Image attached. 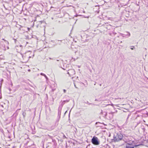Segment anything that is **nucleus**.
Returning a JSON list of instances; mask_svg holds the SVG:
<instances>
[{"label": "nucleus", "mask_w": 148, "mask_h": 148, "mask_svg": "<svg viewBox=\"0 0 148 148\" xmlns=\"http://www.w3.org/2000/svg\"><path fill=\"white\" fill-rule=\"evenodd\" d=\"M38 25H40V26L41 27H42V26H43L44 28L45 27V23L44 22H42V21H39V22L38 23Z\"/></svg>", "instance_id": "obj_4"}, {"label": "nucleus", "mask_w": 148, "mask_h": 148, "mask_svg": "<svg viewBox=\"0 0 148 148\" xmlns=\"http://www.w3.org/2000/svg\"><path fill=\"white\" fill-rule=\"evenodd\" d=\"M3 79H2L1 80V82H3Z\"/></svg>", "instance_id": "obj_23"}, {"label": "nucleus", "mask_w": 148, "mask_h": 148, "mask_svg": "<svg viewBox=\"0 0 148 148\" xmlns=\"http://www.w3.org/2000/svg\"><path fill=\"white\" fill-rule=\"evenodd\" d=\"M23 117L24 118H25V115H26V113H24V112H23Z\"/></svg>", "instance_id": "obj_8"}, {"label": "nucleus", "mask_w": 148, "mask_h": 148, "mask_svg": "<svg viewBox=\"0 0 148 148\" xmlns=\"http://www.w3.org/2000/svg\"><path fill=\"white\" fill-rule=\"evenodd\" d=\"M74 86L76 88H77V87L74 84Z\"/></svg>", "instance_id": "obj_15"}, {"label": "nucleus", "mask_w": 148, "mask_h": 148, "mask_svg": "<svg viewBox=\"0 0 148 148\" xmlns=\"http://www.w3.org/2000/svg\"><path fill=\"white\" fill-rule=\"evenodd\" d=\"M27 29H28V31H29V29H30V28H27Z\"/></svg>", "instance_id": "obj_19"}, {"label": "nucleus", "mask_w": 148, "mask_h": 148, "mask_svg": "<svg viewBox=\"0 0 148 148\" xmlns=\"http://www.w3.org/2000/svg\"><path fill=\"white\" fill-rule=\"evenodd\" d=\"M111 105H112V106H113V104H111Z\"/></svg>", "instance_id": "obj_25"}, {"label": "nucleus", "mask_w": 148, "mask_h": 148, "mask_svg": "<svg viewBox=\"0 0 148 148\" xmlns=\"http://www.w3.org/2000/svg\"><path fill=\"white\" fill-rule=\"evenodd\" d=\"M72 59H73V61H75V59H74L73 58H72Z\"/></svg>", "instance_id": "obj_20"}, {"label": "nucleus", "mask_w": 148, "mask_h": 148, "mask_svg": "<svg viewBox=\"0 0 148 148\" xmlns=\"http://www.w3.org/2000/svg\"><path fill=\"white\" fill-rule=\"evenodd\" d=\"M69 100H66L62 102V103L63 104H64L65 103L69 102Z\"/></svg>", "instance_id": "obj_7"}, {"label": "nucleus", "mask_w": 148, "mask_h": 148, "mask_svg": "<svg viewBox=\"0 0 148 148\" xmlns=\"http://www.w3.org/2000/svg\"><path fill=\"white\" fill-rule=\"evenodd\" d=\"M7 48H8V49H9V47H7Z\"/></svg>", "instance_id": "obj_29"}, {"label": "nucleus", "mask_w": 148, "mask_h": 148, "mask_svg": "<svg viewBox=\"0 0 148 148\" xmlns=\"http://www.w3.org/2000/svg\"><path fill=\"white\" fill-rule=\"evenodd\" d=\"M91 142L94 145H98L99 143L97 138L95 136L93 137L92 139Z\"/></svg>", "instance_id": "obj_2"}, {"label": "nucleus", "mask_w": 148, "mask_h": 148, "mask_svg": "<svg viewBox=\"0 0 148 148\" xmlns=\"http://www.w3.org/2000/svg\"><path fill=\"white\" fill-rule=\"evenodd\" d=\"M123 137L122 134L120 133L117 134L116 136L114 135V138L115 141H118L121 140Z\"/></svg>", "instance_id": "obj_1"}, {"label": "nucleus", "mask_w": 148, "mask_h": 148, "mask_svg": "<svg viewBox=\"0 0 148 148\" xmlns=\"http://www.w3.org/2000/svg\"><path fill=\"white\" fill-rule=\"evenodd\" d=\"M138 146V145H135V147H137V146Z\"/></svg>", "instance_id": "obj_22"}, {"label": "nucleus", "mask_w": 148, "mask_h": 148, "mask_svg": "<svg viewBox=\"0 0 148 148\" xmlns=\"http://www.w3.org/2000/svg\"><path fill=\"white\" fill-rule=\"evenodd\" d=\"M61 110H58V115H60L61 114Z\"/></svg>", "instance_id": "obj_9"}, {"label": "nucleus", "mask_w": 148, "mask_h": 148, "mask_svg": "<svg viewBox=\"0 0 148 148\" xmlns=\"http://www.w3.org/2000/svg\"><path fill=\"white\" fill-rule=\"evenodd\" d=\"M20 47H21L22 46V45H20Z\"/></svg>", "instance_id": "obj_24"}, {"label": "nucleus", "mask_w": 148, "mask_h": 148, "mask_svg": "<svg viewBox=\"0 0 148 148\" xmlns=\"http://www.w3.org/2000/svg\"><path fill=\"white\" fill-rule=\"evenodd\" d=\"M45 77V78L47 80H48V78L46 76V75H44V76Z\"/></svg>", "instance_id": "obj_12"}, {"label": "nucleus", "mask_w": 148, "mask_h": 148, "mask_svg": "<svg viewBox=\"0 0 148 148\" xmlns=\"http://www.w3.org/2000/svg\"><path fill=\"white\" fill-rule=\"evenodd\" d=\"M29 58H31V57H30V56H29Z\"/></svg>", "instance_id": "obj_30"}, {"label": "nucleus", "mask_w": 148, "mask_h": 148, "mask_svg": "<svg viewBox=\"0 0 148 148\" xmlns=\"http://www.w3.org/2000/svg\"><path fill=\"white\" fill-rule=\"evenodd\" d=\"M28 71H30V69Z\"/></svg>", "instance_id": "obj_27"}, {"label": "nucleus", "mask_w": 148, "mask_h": 148, "mask_svg": "<svg viewBox=\"0 0 148 148\" xmlns=\"http://www.w3.org/2000/svg\"><path fill=\"white\" fill-rule=\"evenodd\" d=\"M114 113V112H112L109 113V114L111 115L110 116V118H112Z\"/></svg>", "instance_id": "obj_5"}, {"label": "nucleus", "mask_w": 148, "mask_h": 148, "mask_svg": "<svg viewBox=\"0 0 148 148\" xmlns=\"http://www.w3.org/2000/svg\"><path fill=\"white\" fill-rule=\"evenodd\" d=\"M104 113V115L105 116H106L107 114V112H103V110H101V114H103V113Z\"/></svg>", "instance_id": "obj_6"}, {"label": "nucleus", "mask_w": 148, "mask_h": 148, "mask_svg": "<svg viewBox=\"0 0 148 148\" xmlns=\"http://www.w3.org/2000/svg\"><path fill=\"white\" fill-rule=\"evenodd\" d=\"M56 89L55 88L54 89H52V91H54V90H55Z\"/></svg>", "instance_id": "obj_14"}, {"label": "nucleus", "mask_w": 148, "mask_h": 148, "mask_svg": "<svg viewBox=\"0 0 148 148\" xmlns=\"http://www.w3.org/2000/svg\"><path fill=\"white\" fill-rule=\"evenodd\" d=\"M63 91L64 93H66V90L65 89H64Z\"/></svg>", "instance_id": "obj_13"}, {"label": "nucleus", "mask_w": 148, "mask_h": 148, "mask_svg": "<svg viewBox=\"0 0 148 148\" xmlns=\"http://www.w3.org/2000/svg\"><path fill=\"white\" fill-rule=\"evenodd\" d=\"M127 33H128V34L126 35L128 36H130V33L129 32H127Z\"/></svg>", "instance_id": "obj_10"}, {"label": "nucleus", "mask_w": 148, "mask_h": 148, "mask_svg": "<svg viewBox=\"0 0 148 148\" xmlns=\"http://www.w3.org/2000/svg\"><path fill=\"white\" fill-rule=\"evenodd\" d=\"M40 75H41L44 76V75H45V74L42 73H40Z\"/></svg>", "instance_id": "obj_11"}, {"label": "nucleus", "mask_w": 148, "mask_h": 148, "mask_svg": "<svg viewBox=\"0 0 148 148\" xmlns=\"http://www.w3.org/2000/svg\"><path fill=\"white\" fill-rule=\"evenodd\" d=\"M63 137H64V138H66V136H65V135H64V136H63Z\"/></svg>", "instance_id": "obj_18"}, {"label": "nucleus", "mask_w": 148, "mask_h": 148, "mask_svg": "<svg viewBox=\"0 0 148 148\" xmlns=\"http://www.w3.org/2000/svg\"><path fill=\"white\" fill-rule=\"evenodd\" d=\"M68 71L67 73L70 76H73L75 74V71L73 69H71L69 70Z\"/></svg>", "instance_id": "obj_3"}, {"label": "nucleus", "mask_w": 148, "mask_h": 148, "mask_svg": "<svg viewBox=\"0 0 148 148\" xmlns=\"http://www.w3.org/2000/svg\"><path fill=\"white\" fill-rule=\"evenodd\" d=\"M129 115H128V117H127V119H128L129 118Z\"/></svg>", "instance_id": "obj_21"}, {"label": "nucleus", "mask_w": 148, "mask_h": 148, "mask_svg": "<svg viewBox=\"0 0 148 148\" xmlns=\"http://www.w3.org/2000/svg\"><path fill=\"white\" fill-rule=\"evenodd\" d=\"M134 47H133L131 48V49L132 50H133L134 49Z\"/></svg>", "instance_id": "obj_17"}, {"label": "nucleus", "mask_w": 148, "mask_h": 148, "mask_svg": "<svg viewBox=\"0 0 148 148\" xmlns=\"http://www.w3.org/2000/svg\"><path fill=\"white\" fill-rule=\"evenodd\" d=\"M97 122H96V124H97Z\"/></svg>", "instance_id": "obj_28"}, {"label": "nucleus", "mask_w": 148, "mask_h": 148, "mask_svg": "<svg viewBox=\"0 0 148 148\" xmlns=\"http://www.w3.org/2000/svg\"><path fill=\"white\" fill-rule=\"evenodd\" d=\"M0 148H1V147H0Z\"/></svg>", "instance_id": "obj_31"}, {"label": "nucleus", "mask_w": 148, "mask_h": 148, "mask_svg": "<svg viewBox=\"0 0 148 148\" xmlns=\"http://www.w3.org/2000/svg\"><path fill=\"white\" fill-rule=\"evenodd\" d=\"M11 85H12V84L11 83Z\"/></svg>", "instance_id": "obj_26"}, {"label": "nucleus", "mask_w": 148, "mask_h": 148, "mask_svg": "<svg viewBox=\"0 0 148 148\" xmlns=\"http://www.w3.org/2000/svg\"><path fill=\"white\" fill-rule=\"evenodd\" d=\"M52 42H53V40H51V42H50V43H52Z\"/></svg>", "instance_id": "obj_16"}]
</instances>
